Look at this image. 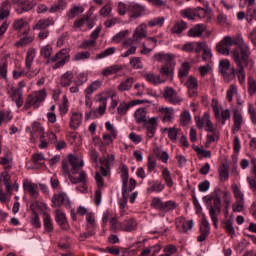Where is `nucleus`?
Here are the masks:
<instances>
[{
  "label": "nucleus",
  "instance_id": "nucleus-9",
  "mask_svg": "<svg viewBox=\"0 0 256 256\" xmlns=\"http://www.w3.org/2000/svg\"><path fill=\"white\" fill-rule=\"evenodd\" d=\"M70 59H71V56H69V50L67 49L60 50L58 53L55 54L54 57L51 58L52 63L56 62L52 66V69H59L60 67H63L65 63H69Z\"/></svg>",
  "mask_w": 256,
  "mask_h": 256
},
{
  "label": "nucleus",
  "instance_id": "nucleus-10",
  "mask_svg": "<svg viewBox=\"0 0 256 256\" xmlns=\"http://www.w3.org/2000/svg\"><path fill=\"white\" fill-rule=\"evenodd\" d=\"M12 29L18 32V37H23V35H29L31 28L29 22L25 18H19L14 20L12 23Z\"/></svg>",
  "mask_w": 256,
  "mask_h": 256
},
{
  "label": "nucleus",
  "instance_id": "nucleus-54",
  "mask_svg": "<svg viewBox=\"0 0 256 256\" xmlns=\"http://www.w3.org/2000/svg\"><path fill=\"white\" fill-rule=\"evenodd\" d=\"M231 68V62L228 59H222L219 62V71L221 75L225 77L227 75V71Z\"/></svg>",
  "mask_w": 256,
  "mask_h": 256
},
{
  "label": "nucleus",
  "instance_id": "nucleus-41",
  "mask_svg": "<svg viewBox=\"0 0 256 256\" xmlns=\"http://www.w3.org/2000/svg\"><path fill=\"white\" fill-rule=\"evenodd\" d=\"M43 225L46 233H53V220L50 213H43Z\"/></svg>",
  "mask_w": 256,
  "mask_h": 256
},
{
  "label": "nucleus",
  "instance_id": "nucleus-29",
  "mask_svg": "<svg viewBox=\"0 0 256 256\" xmlns=\"http://www.w3.org/2000/svg\"><path fill=\"white\" fill-rule=\"evenodd\" d=\"M206 31L205 24H196L190 28L187 32L188 37H203V33Z\"/></svg>",
  "mask_w": 256,
  "mask_h": 256
},
{
  "label": "nucleus",
  "instance_id": "nucleus-55",
  "mask_svg": "<svg viewBox=\"0 0 256 256\" xmlns=\"http://www.w3.org/2000/svg\"><path fill=\"white\" fill-rule=\"evenodd\" d=\"M117 51V48L115 47H109L102 52L98 53L96 55V59H105L106 57H111V55H115V52Z\"/></svg>",
  "mask_w": 256,
  "mask_h": 256
},
{
  "label": "nucleus",
  "instance_id": "nucleus-19",
  "mask_svg": "<svg viewBox=\"0 0 256 256\" xmlns=\"http://www.w3.org/2000/svg\"><path fill=\"white\" fill-rule=\"evenodd\" d=\"M23 189L26 193L30 195V197H32V199L39 198V191H37L39 187L37 186V184L33 183L31 180L25 179L23 181Z\"/></svg>",
  "mask_w": 256,
  "mask_h": 256
},
{
  "label": "nucleus",
  "instance_id": "nucleus-26",
  "mask_svg": "<svg viewBox=\"0 0 256 256\" xmlns=\"http://www.w3.org/2000/svg\"><path fill=\"white\" fill-rule=\"evenodd\" d=\"M51 25H55V22L52 19L44 18L35 23L32 29L33 31H47V27H51Z\"/></svg>",
  "mask_w": 256,
  "mask_h": 256
},
{
  "label": "nucleus",
  "instance_id": "nucleus-32",
  "mask_svg": "<svg viewBox=\"0 0 256 256\" xmlns=\"http://www.w3.org/2000/svg\"><path fill=\"white\" fill-rule=\"evenodd\" d=\"M160 75L163 77H167L168 79H173V75H175V63H171L168 65H163L159 71Z\"/></svg>",
  "mask_w": 256,
  "mask_h": 256
},
{
  "label": "nucleus",
  "instance_id": "nucleus-50",
  "mask_svg": "<svg viewBox=\"0 0 256 256\" xmlns=\"http://www.w3.org/2000/svg\"><path fill=\"white\" fill-rule=\"evenodd\" d=\"M232 72L236 73L239 83L243 85L247 76L245 75V66H237V69L232 68Z\"/></svg>",
  "mask_w": 256,
  "mask_h": 256
},
{
  "label": "nucleus",
  "instance_id": "nucleus-61",
  "mask_svg": "<svg viewBox=\"0 0 256 256\" xmlns=\"http://www.w3.org/2000/svg\"><path fill=\"white\" fill-rule=\"evenodd\" d=\"M148 25L149 27H163V25H165V17L160 16L153 18L148 22Z\"/></svg>",
  "mask_w": 256,
  "mask_h": 256
},
{
  "label": "nucleus",
  "instance_id": "nucleus-6",
  "mask_svg": "<svg viewBox=\"0 0 256 256\" xmlns=\"http://www.w3.org/2000/svg\"><path fill=\"white\" fill-rule=\"evenodd\" d=\"M232 192L235 198V203L232 204V211L233 213H241L245 209V194L237 184L232 185Z\"/></svg>",
  "mask_w": 256,
  "mask_h": 256
},
{
  "label": "nucleus",
  "instance_id": "nucleus-64",
  "mask_svg": "<svg viewBox=\"0 0 256 256\" xmlns=\"http://www.w3.org/2000/svg\"><path fill=\"white\" fill-rule=\"evenodd\" d=\"M129 33V30H122L112 38V41H114V43H121L125 37H128Z\"/></svg>",
  "mask_w": 256,
  "mask_h": 256
},
{
  "label": "nucleus",
  "instance_id": "nucleus-5",
  "mask_svg": "<svg viewBox=\"0 0 256 256\" xmlns=\"http://www.w3.org/2000/svg\"><path fill=\"white\" fill-rule=\"evenodd\" d=\"M177 207V202L173 200L163 202L161 198L154 197L151 201V208L156 209V211H160L161 213H171V211H175Z\"/></svg>",
  "mask_w": 256,
  "mask_h": 256
},
{
  "label": "nucleus",
  "instance_id": "nucleus-52",
  "mask_svg": "<svg viewBox=\"0 0 256 256\" xmlns=\"http://www.w3.org/2000/svg\"><path fill=\"white\" fill-rule=\"evenodd\" d=\"M103 177H107V169L101 166L100 171L95 173V181L98 187H103Z\"/></svg>",
  "mask_w": 256,
  "mask_h": 256
},
{
  "label": "nucleus",
  "instance_id": "nucleus-45",
  "mask_svg": "<svg viewBox=\"0 0 256 256\" xmlns=\"http://www.w3.org/2000/svg\"><path fill=\"white\" fill-rule=\"evenodd\" d=\"M134 117L136 119V122L141 123H147V110L145 108H139L135 111Z\"/></svg>",
  "mask_w": 256,
  "mask_h": 256
},
{
  "label": "nucleus",
  "instance_id": "nucleus-13",
  "mask_svg": "<svg viewBox=\"0 0 256 256\" xmlns=\"http://www.w3.org/2000/svg\"><path fill=\"white\" fill-rule=\"evenodd\" d=\"M147 37V24H140L133 33V39H128L124 42V45H131L134 41H141V39H145Z\"/></svg>",
  "mask_w": 256,
  "mask_h": 256
},
{
  "label": "nucleus",
  "instance_id": "nucleus-31",
  "mask_svg": "<svg viewBox=\"0 0 256 256\" xmlns=\"http://www.w3.org/2000/svg\"><path fill=\"white\" fill-rule=\"evenodd\" d=\"M74 79L75 75L73 74V71H66L60 77L61 87H71V84L73 83Z\"/></svg>",
  "mask_w": 256,
  "mask_h": 256
},
{
  "label": "nucleus",
  "instance_id": "nucleus-37",
  "mask_svg": "<svg viewBox=\"0 0 256 256\" xmlns=\"http://www.w3.org/2000/svg\"><path fill=\"white\" fill-rule=\"evenodd\" d=\"M234 125L232 128V133H239L241 130V125H243V115L239 111H235L233 115Z\"/></svg>",
  "mask_w": 256,
  "mask_h": 256
},
{
  "label": "nucleus",
  "instance_id": "nucleus-34",
  "mask_svg": "<svg viewBox=\"0 0 256 256\" xmlns=\"http://www.w3.org/2000/svg\"><path fill=\"white\" fill-rule=\"evenodd\" d=\"M41 71V69L36 68L34 70H27V72H25V70H21V71H13V78L14 79H19L20 77H25V75L27 77H29L31 79V77H35V75H39V72Z\"/></svg>",
  "mask_w": 256,
  "mask_h": 256
},
{
  "label": "nucleus",
  "instance_id": "nucleus-47",
  "mask_svg": "<svg viewBox=\"0 0 256 256\" xmlns=\"http://www.w3.org/2000/svg\"><path fill=\"white\" fill-rule=\"evenodd\" d=\"M180 15L183 17V19H188L189 21H195V18L197 17V13L193 8H186L181 10Z\"/></svg>",
  "mask_w": 256,
  "mask_h": 256
},
{
  "label": "nucleus",
  "instance_id": "nucleus-42",
  "mask_svg": "<svg viewBox=\"0 0 256 256\" xmlns=\"http://www.w3.org/2000/svg\"><path fill=\"white\" fill-rule=\"evenodd\" d=\"M83 121V115L80 112H73L70 121V127L72 129H78Z\"/></svg>",
  "mask_w": 256,
  "mask_h": 256
},
{
  "label": "nucleus",
  "instance_id": "nucleus-11",
  "mask_svg": "<svg viewBox=\"0 0 256 256\" xmlns=\"http://www.w3.org/2000/svg\"><path fill=\"white\" fill-rule=\"evenodd\" d=\"M233 47V37L225 36L216 46V51L220 55L229 56L231 54V49Z\"/></svg>",
  "mask_w": 256,
  "mask_h": 256
},
{
  "label": "nucleus",
  "instance_id": "nucleus-7",
  "mask_svg": "<svg viewBox=\"0 0 256 256\" xmlns=\"http://www.w3.org/2000/svg\"><path fill=\"white\" fill-rule=\"evenodd\" d=\"M128 13V21L129 23H132V21H135L140 17L147 15V7L141 3L131 2L128 5Z\"/></svg>",
  "mask_w": 256,
  "mask_h": 256
},
{
  "label": "nucleus",
  "instance_id": "nucleus-35",
  "mask_svg": "<svg viewBox=\"0 0 256 256\" xmlns=\"http://www.w3.org/2000/svg\"><path fill=\"white\" fill-rule=\"evenodd\" d=\"M158 111L163 115V123H171L173 121V113H175L173 108L160 107Z\"/></svg>",
  "mask_w": 256,
  "mask_h": 256
},
{
  "label": "nucleus",
  "instance_id": "nucleus-48",
  "mask_svg": "<svg viewBox=\"0 0 256 256\" xmlns=\"http://www.w3.org/2000/svg\"><path fill=\"white\" fill-rule=\"evenodd\" d=\"M0 181H3L7 193H11V191H13V186H11V176L7 170L1 174Z\"/></svg>",
  "mask_w": 256,
  "mask_h": 256
},
{
  "label": "nucleus",
  "instance_id": "nucleus-22",
  "mask_svg": "<svg viewBox=\"0 0 256 256\" xmlns=\"http://www.w3.org/2000/svg\"><path fill=\"white\" fill-rule=\"evenodd\" d=\"M154 61H158L159 63H164V65H171V63H175V56L169 53L159 52L154 55Z\"/></svg>",
  "mask_w": 256,
  "mask_h": 256
},
{
  "label": "nucleus",
  "instance_id": "nucleus-27",
  "mask_svg": "<svg viewBox=\"0 0 256 256\" xmlns=\"http://www.w3.org/2000/svg\"><path fill=\"white\" fill-rule=\"evenodd\" d=\"M52 203L54 207H61L65 205V203H69V197L64 192H59L54 194L52 197Z\"/></svg>",
  "mask_w": 256,
  "mask_h": 256
},
{
  "label": "nucleus",
  "instance_id": "nucleus-58",
  "mask_svg": "<svg viewBox=\"0 0 256 256\" xmlns=\"http://www.w3.org/2000/svg\"><path fill=\"white\" fill-rule=\"evenodd\" d=\"M162 177L168 187H173V177H171V172L169 171L168 168H163Z\"/></svg>",
  "mask_w": 256,
  "mask_h": 256
},
{
  "label": "nucleus",
  "instance_id": "nucleus-30",
  "mask_svg": "<svg viewBox=\"0 0 256 256\" xmlns=\"http://www.w3.org/2000/svg\"><path fill=\"white\" fill-rule=\"evenodd\" d=\"M137 229V221L135 219L130 218L124 220L120 223V231H126L127 233H131V231H135Z\"/></svg>",
  "mask_w": 256,
  "mask_h": 256
},
{
  "label": "nucleus",
  "instance_id": "nucleus-4",
  "mask_svg": "<svg viewBox=\"0 0 256 256\" xmlns=\"http://www.w3.org/2000/svg\"><path fill=\"white\" fill-rule=\"evenodd\" d=\"M47 98V90L42 89L39 91L32 92L29 94L26 98L25 104H24V109H37L43 101Z\"/></svg>",
  "mask_w": 256,
  "mask_h": 256
},
{
  "label": "nucleus",
  "instance_id": "nucleus-51",
  "mask_svg": "<svg viewBox=\"0 0 256 256\" xmlns=\"http://www.w3.org/2000/svg\"><path fill=\"white\" fill-rule=\"evenodd\" d=\"M224 227H225L226 233L230 237L232 238L235 237V228L233 227V216H230V218L225 220Z\"/></svg>",
  "mask_w": 256,
  "mask_h": 256
},
{
  "label": "nucleus",
  "instance_id": "nucleus-60",
  "mask_svg": "<svg viewBox=\"0 0 256 256\" xmlns=\"http://www.w3.org/2000/svg\"><path fill=\"white\" fill-rule=\"evenodd\" d=\"M164 131H167L168 138L171 139L173 141V143H175V141H177V135H179V133H181V130L178 128H175V127L165 128Z\"/></svg>",
  "mask_w": 256,
  "mask_h": 256
},
{
  "label": "nucleus",
  "instance_id": "nucleus-3",
  "mask_svg": "<svg viewBox=\"0 0 256 256\" xmlns=\"http://www.w3.org/2000/svg\"><path fill=\"white\" fill-rule=\"evenodd\" d=\"M85 162L81 158H77L73 154L68 155V161L62 162V173L63 175H77L80 170L83 169Z\"/></svg>",
  "mask_w": 256,
  "mask_h": 256
},
{
  "label": "nucleus",
  "instance_id": "nucleus-21",
  "mask_svg": "<svg viewBox=\"0 0 256 256\" xmlns=\"http://www.w3.org/2000/svg\"><path fill=\"white\" fill-rule=\"evenodd\" d=\"M205 45V42H188L182 46V51H185V53H201L203 51V46Z\"/></svg>",
  "mask_w": 256,
  "mask_h": 256
},
{
  "label": "nucleus",
  "instance_id": "nucleus-39",
  "mask_svg": "<svg viewBox=\"0 0 256 256\" xmlns=\"http://www.w3.org/2000/svg\"><path fill=\"white\" fill-rule=\"evenodd\" d=\"M45 135V129L41 126V123L34 122L32 124L31 136L32 139H37V137H43Z\"/></svg>",
  "mask_w": 256,
  "mask_h": 256
},
{
  "label": "nucleus",
  "instance_id": "nucleus-2",
  "mask_svg": "<svg viewBox=\"0 0 256 256\" xmlns=\"http://www.w3.org/2000/svg\"><path fill=\"white\" fill-rule=\"evenodd\" d=\"M231 58L236 63V67H246L251 71L253 69L254 63L249 56L251 55V50L249 46H242L240 48H234L230 52Z\"/></svg>",
  "mask_w": 256,
  "mask_h": 256
},
{
  "label": "nucleus",
  "instance_id": "nucleus-62",
  "mask_svg": "<svg viewBox=\"0 0 256 256\" xmlns=\"http://www.w3.org/2000/svg\"><path fill=\"white\" fill-rule=\"evenodd\" d=\"M193 149L194 151H196L199 157H204L205 159H211V151L205 150V148L199 147V146H194Z\"/></svg>",
  "mask_w": 256,
  "mask_h": 256
},
{
  "label": "nucleus",
  "instance_id": "nucleus-16",
  "mask_svg": "<svg viewBox=\"0 0 256 256\" xmlns=\"http://www.w3.org/2000/svg\"><path fill=\"white\" fill-rule=\"evenodd\" d=\"M163 97L166 99V101H168V103H172V105H177V103H181L183 101V98H180L177 91H175V89L172 87L165 88Z\"/></svg>",
  "mask_w": 256,
  "mask_h": 256
},
{
  "label": "nucleus",
  "instance_id": "nucleus-25",
  "mask_svg": "<svg viewBox=\"0 0 256 256\" xmlns=\"http://www.w3.org/2000/svg\"><path fill=\"white\" fill-rule=\"evenodd\" d=\"M121 71H123V65L113 64L111 66L103 68L100 72V75H102V77H111V75L121 73Z\"/></svg>",
  "mask_w": 256,
  "mask_h": 256
},
{
  "label": "nucleus",
  "instance_id": "nucleus-44",
  "mask_svg": "<svg viewBox=\"0 0 256 256\" xmlns=\"http://www.w3.org/2000/svg\"><path fill=\"white\" fill-rule=\"evenodd\" d=\"M103 87V82L101 80H95L85 89V95H92L95 91H99Z\"/></svg>",
  "mask_w": 256,
  "mask_h": 256
},
{
  "label": "nucleus",
  "instance_id": "nucleus-24",
  "mask_svg": "<svg viewBox=\"0 0 256 256\" xmlns=\"http://www.w3.org/2000/svg\"><path fill=\"white\" fill-rule=\"evenodd\" d=\"M55 221L61 227V229H64V231L69 229V224L67 223V215H65L63 210L57 209L55 211Z\"/></svg>",
  "mask_w": 256,
  "mask_h": 256
},
{
  "label": "nucleus",
  "instance_id": "nucleus-17",
  "mask_svg": "<svg viewBox=\"0 0 256 256\" xmlns=\"http://www.w3.org/2000/svg\"><path fill=\"white\" fill-rule=\"evenodd\" d=\"M200 235L197 237V241L199 243H203L207 237H209V233H211V226L209 224V221L207 220V217L202 216L201 224H200Z\"/></svg>",
  "mask_w": 256,
  "mask_h": 256
},
{
  "label": "nucleus",
  "instance_id": "nucleus-8",
  "mask_svg": "<svg viewBox=\"0 0 256 256\" xmlns=\"http://www.w3.org/2000/svg\"><path fill=\"white\" fill-rule=\"evenodd\" d=\"M195 123L198 129H204L209 133H215V126L211 122V113L205 112L202 117L195 116Z\"/></svg>",
  "mask_w": 256,
  "mask_h": 256
},
{
  "label": "nucleus",
  "instance_id": "nucleus-59",
  "mask_svg": "<svg viewBox=\"0 0 256 256\" xmlns=\"http://www.w3.org/2000/svg\"><path fill=\"white\" fill-rule=\"evenodd\" d=\"M191 124V113L189 111H184L180 115V125L182 127H187V125Z\"/></svg>",
  "mask_w": 256,
  "mask_h": 256
},
{
  "label": "nucleus",
  "instance_id": "nucleus-53",
  "mask_svg": "<svg viewBox=\"0 0 256 256\" xmlns=\"http://www.w3.org/2000/svg\"><path fill=\"white\" fill-rule=\"evenodd\" d=\"M218 173L220 181L225 182L229 179V167L227 165L222 164L218 169Z\"/></svg>",
  "mask_w": 256,
  "mask_h": 256
},
{
  "label": "nucleus",
  "instance_id": "nucleus-57",
  "mask_svg": "<svg viewBox=\"0 0 256 256\" xmlns=\"http://www.w3.org/2000/svg\"><path fill=\"white\" fill-rule=\"evenodd\" d=\"M133 83H134V80L133 78H127L126 80H123L119 86H118V89L120 91H129V89H131L133 87Z\"/></svg>",
  "mask_w": 256,
  "mask_h": 256
},
{
  "label": "nucleus",
  "instance_id": "nucleus-38",
  "mask_svg": "<svg viewBox=\"0 0 256 256\" xmlns=\"http://www.w3.org/2000/svg\"><path fill=\"white\" fill-rule=\"evenodd\" d=\"M37 55V51L33 48H30L26 53V59H25V69L27 71L31 70V65H33V61H35V57Z\"/></svg>",
  "mask_w": 256,
  "mask_h": 256
},
{
  "label": "nucleus",
  "instance_id": "nucleus-63",
  "mask_svg": "<svg viewBox=\"0 0 256 256\" xmlns=\"http://www.w3.org/2000/svg\"><path fill=\"white\" fill-rule=\"evenodd\" d=\"M111 11H113V5L111 2H108L100 9L99 15L101 17H109V15H111Z\"/></svg>",
  "mask_w": 256,
  "mask_h": 256
},
{
  "label": "nucleus",
  "instance_id": "nucleus-15",
  "mask_svg": "<svg viewBox=\"0 0 256 256\" xmlns=\"http://www.w3.org/2000/svg\"><path fill=\"white\" fill-rule=\"evenodd\" d=\"M20 0H4L0 5V21H3L11 15L12 5H17Z\"/></svg>",
  "mask_w": 256,
  "mask_h": 256
},
{
  "label": "nucleus",
  "instance_id": "nucleus-43",
  "mask_svg": "<svg viewBox=\"0 0 256 256\" xmlns=\"http://www.w3.org/2000/svg\"><path fill=\"white\" fill-rule=\"evenodd\" d=\"M20 37H22V38L15 43V47H26V45L33 43V41L35 40V37H33L29 34L22 33V36H20Z\"/></svg>",
  "mask_w": 256,
  "mask_h": 256
},
{
  "label": "nucleus",
  "instance_id": "nucleus-14",
  "mask_svg": "<svg viewBox=\"0 0 256 256\" xmlns=\"http://www.w3.org/2000/svg\"><path fill=\"white\" fill-rule=\"evenodd\" d=\"M195 221L193 219L187 220L184 217L176 219V227L180 233H189L193 229Z\"/></svg>",
  "mask_w": 256,
  "mask_h": 256
},
{
  "label": "nucleus",
  "instance_id": "nucleus-40",
  "mask_svg": "<svg viewBox=\"0 0 256 256\" xmlns=\"http://www.w3.org/2000/svg\"><path fill=\"white\" fill-rule=\"evenodd\" d=\"M0 165H3L6 171L13 169V155L11 152L6 153L4 157H0Z\"/></svg>",
  "mask_w": 256,
  "mask_h": 256
},
{
  "label": "nucleus",
  "instance_id": "nucleus-12",
  "mask_svg": "<svg viewBox=\"0 0 256 256\" xmlns=\"http://www.w3.org/2000/svg\"><path fill=\"white\" fill-rule=\"evenodd\" d=\"M95 215L93 213L86 214V232L81 234V239H89V237H93L95 235Z\"/></svg>",
  "mask_w": 256,
  "mask_h": 256
},
{
  "label": "nucleus",
  "instance_id": "nucleus-20",
  "mask_svg": "<svg viewBox=\"0 0 256 256\" xmlns=\"http://www.w3.org/2000/svg\"><path fill=\"white\" fill-rule=\"evenodd\" d=\"M8 94L10 95L12 101L16 103L18 109L23 107V93H21L19 89L15 87H10L8 89Z\"/></svg>",
  "mask_w": 256,
  "mask_h": 256
},
{
  "label": "nucleus",
  "instance_id": "nucleus-28",
  "mask_svg": "<svg viewBox=\"0 0 256 256\" xmlns=\"http://www.w3.org/2000/svg\"><path fill=\"white\" fill-rule=\"evenodd\" d=\"M187 88L189 97H197V89L199 88L197 78L190 76L187 81Z\"/></svg>",
  "mask_w": 256,
  "mask_h": 256
},
{
  "label": "nucleus",
  "instance_id": "nucleus-36",
  "mask_svg": "<svg viewBox=\"0 0 256 256\" xmlns=\"http://www.w3.org/2000/svg\"><path fill=\"white\" fill-rule=\"evenodd\" d=\"M144 79L151 83L152 85H161V83H165V80L161 79V76L155 75L153 72H148L143 75Z\"/></svg>",
  "mask_w": 256,
  "mask_h": 256
},
{
  "label": "nucleus",
  "instance_id": "nucleus-23",
  "mask_svg": "<svg viewBox=\"0 0 256 256\" xmlns=\"http://www.w3.org/2000/svg\"><path fill=\"white\" fill-rule=\"evenodd\" d=\"M19 7L20 9L17 8L16 12L18 15H21L22 13L35 9L37 7V0H23L20 2Z\"/></svg>",
  "mask_w": 256,
  "mask_h": 256
},
{
  "label": "nucleus",
  "instance_id": "nucleus-49",
  "mask_svg": "<svg viewBox=\"0 0 256 256\" xmlns=\"http://www.w3.org/2000/svg\"><path fill=\"white\" fill-rule=\"evenodd\" d=\"M85 11V8L82 6H72L70 10L67 12V17L69 19H75V17H79L81 13Z\"/></svg>",
  "mask_w": 256,
  "mask_h": 256
},
{
  "label": "nucleus",
  "instance_id": "nucleus-46",
  "mask_svg": "<svg viewBox=\"0 0 256 256\" xmlns=\"http://www.w3.org/2000/svg\"><path fill=\"white\" fill-rule=\"evenodd\" d=\"M120 177L122 179V186L127 187V182L129 181V168L125 164H121L120 167Z\"/></svg>",
  "mask_w": 256,
  "mask_h": 256
},
{
  "label": "nucleus",
  "instance_id": "nucleus-1",
  "mask_svg": "<svg viewBox=\"0 0 256 256\" xmlns=\"http://www.w3.org/2000/svg\"><path fill=\"white\" fill-rule=\"evenodd\" d=\"M203 201L208 207L209 215L212 223L217 229L219 223V215H221V189H216L214 193L204 196Z\"/></svg>",
  "mask_w": 256,
  "mask_h": 256
},
{
  "label": "nucleus",
  "instance_id": "nucleus-18",
  "mask_svg": "<svg viewBox=\"0 0 256 256\" xmlns=\"http://www.w3.org/2000/svg\"><path fill=\"white\" fill-rule=\"evenodd\" d=\"M113 97H117V92L113 89H108L98 93L95 96V101L100 105H107V99H113Z\"/></svg>",
  "mask_w": 256,
  "mask_h": 256
},
{
  "label": "nucleus",
  "instance_id": "nucleus-56",
  "mask_svg": "<svg viewBox=\"0 0 256 256\" xmlns=\"http://www.w3.org/2000/svg\"><path fill=\"white\" fill-rule=\"evenodd\" d=\"M68 177L74 185H77V183H87V174L85 172H80L78 178L71 176V173H69Z\"/></svg>",
  "mask_w": 256,
  "mask_h": 256
},
{
  "label": "nucleus",
  "instance_id": "nucleus-33",
  "mask_svg": "<svg viewBox=\"0 0 256 256\" xmlns=\"http://www.w3.org/2000/svg\"><path fill=\"white\" fill-rule=\"evenodd\" d=\"M187 29V23L183 20L176 21L173 26L170 28V33L172 35H181L183 31Z\"/></svg>",
  "mask_w": 256,
  "mask_h": 256
}]
</instances>
